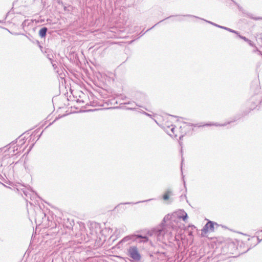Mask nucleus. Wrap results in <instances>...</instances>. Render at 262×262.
<instances>
[{
  "mask_svg": "<svg viewBox=\"0 0 262 262\" xmlns=\"http://www.w3.org/2000/svg\"><path fill=\"white\" fill-rule=\"evenodd\" d=\"M119 25L116 23V38H124L126 37L125 34V29L124 28H119Z\"/></svg>",
  "mask_w": 262,
  "mask_h": 262,
  "instance_id": "nucleus-10",
  "label": "nucleus"
},
{
  "mask_svg": "<svg viewBox=\"0 0 262 262\" xmlns=\"http://www.w3.org/2000/svg\"><path fill=\"white\" fill-rule=\"evenodd\" d=\"M117 43H118V42L116 41L115 44H117Z\"/></svg>",
  "mask_w": 262,
  "mask_h": 262,
  "instance_id": "nucleus-32",
  "label": "nucleus"
},
{
  "mask_svg": "<svg viewBox=\"0 0 262 262\" xmlns=\"http://www.w3.org/2000/svg\"><path fill=\"white\" fill-rule=\"evenodd\" d=\"M183 179L184 186H185V181L184 180V176H183Z\"/></svg>",
  "mask_w": 262,
  "mask_h": 262,
  "instance_id": "nucleus-29",
  "label": "nucleus"
},
{
  "mask_svg": "<svg viewBox=\"0 0 262 262\" xmlns=\"http://www.w3.org/2000/svg\"><path fill=\"white\" fill-rule=\"evenodd\" d=\"M249 241H254V242H256V243H255L253 245H250L249 248H248V249L244 252L243 253H245L247 252L248 250L251 249V248L254 247L256 245H257L258 243H259L261 241L262 239H260L258 237H256L255 236H253L251 237L250 238H248Z\"/></svg>",
  "mask_w": 262,
  "mask_h": 262,
  "instance_id": "nucleus-11",
  "label": "nucleus"
},
{
  "mask_svg": "<svg viewBox=\"0 0 262 262\" xmlns=\"http://www.w3.org/2000/svg\"><path fill=\"white\" fill-rule=\"evenodd\" d=\"M260 89L259 86L257 83H253L251 86V91H253L255 94L251 97L250 100L252 103L251 106L249 108L250 111L254 110L262 101V93H259Z\"/></svg>",
  "mask_w": 262,
  "mask_h": 262,
  "instance_id": "nucleus-3",
  "label": "nucleus"
},
{
  "mask_svg": "<svg viewBox=\"0 0 262 262\" xmlns=\"http://www.w3.org/2000/svg\"><path fill=\"white\" fill-rule=\"evenodd\" d=\"M249 111H248V112L245 111L244 112V114H242L241 116L234 117V119L232 121H229V122H227L226 123H224V124H219L217 123H207L204 124H203L202 123H197V124H193V123H185V124H186V126H188V127L198 126V127H202V126H212V125H214L216 126H225L227 125V124H229L231 123L234 122L236 121V120L239 119L242 117L247 115L249 113Z\"/></svg>",
  "mask_w": 262,
  "mask_h": 262,
  "instance_id": "nucleus-4",
  "label": "nucleus"
},
{
  "mask_svg": "<svg viewBox=\"0 0 262 262\" xmlns=\"http://www.w3.org/2000/svg\"><path fill=\"white\" fill-rule=\"evenodd\" d=\"M108 109H111V108H114V107L113 106H110L108 108H107Z\"/></svg>",
  "mask_w": 262,
  "mask_h": 262,
  "instance_id": "nucleus-30",
  "label": "nucleus"
},
{
  "mask_svg": "<svg viewBox=\"0 0 262 262\" xmlns=\"http://www.w3.org/2000/svg\"><path fill=\"white\" fill-rule=\"evenodd\" d=\"M184 137V135H181L180 137H179V139L181 140H182L183 138Z\"/></svg>",
  "mask_w": 262,
  "mask_h": 262,
  "instance_id": "nucleus-27",
  "label": "nucleus"
},
{
  "mask_svg": "<svg viewBox=\"0 0 262 262\" xmlns=\"http://www.w3.org/2000/svg\"><path fill=\"white\" fill-rule=\"evenodd\" d=\"M128 256L136 261H138L141 258V255L136 247H130L128 250Z\"/></svg>",
  "mask_w": 262,
  "mask_h": 262,
  "instance_id": "nucleus-7",
  "label": "nucleus"
},
{
  "mask_svg": "<svg viewBox=\"0 0 262 262\" xmlns=\"http://www.w3.org/2000/svg\"><path fill=\"white\" fill-rule=\"evenodd\" d=\"M126 109L128 110H132V111H135V110H137V108L134 107H126Z\"/></svg>",
  "mask_w": 262,
  "mask_h": 262,
  "instance_id": "nucleus-20",
  "label": "nucleus"
},
{
  "mask_svg": "<svg viewBox=\"0 0 262 262\" xmlns=\"http://www.w3.org/2000/svg\"><path fill=\"white\" fill-rule=\"evenodd\" d=\"M47 28L46 27H43L41 28L39 31V35L41 37H45L46 35V33L47 32Z\"/></svg>",
  "mask_w": 262,
  "mask_h": 262,
  "instance_id": "nucleus-15",
  "label": "nucleus"
},
{
  "mask_svg": "<svg viewBox=\"0 0 262 262\" xmlns=\"http://www.w3.org/2000/svg\"><path fill=\"white\" fill-rule=\"evenodd\" d=\"M247 42H248L249 43V45L251 46L253 45V43L251 40H250V41H247Z\"/></svg>",
  "mask_w": 262,
  "mask_h": 262,
  "instance_id": "nucleus-26",
  "label": "nucleus"
},
{
  "mask_svg": "<svg viewBox=\"0 0 262 262\" xmlns=\"http://www.w3.org/2000/svg\"><path fill=\"white\" fill-rule=\"evenodd\" d=\"M172 194V191L170 189L167 190L163 194L162 198L164 200L167 201L169 199V195Z\"/></svg>",
  "mask_w": 262,
  "mask_h": 262,
  "instance_id": "nucleus-14",
  "label": "nucleus"
},
{
  "mask_svg": "<svg viewBox=\"0 0 262 262\" xmlns=\"http://www.w3.org/2000/svg\"><path fill=\"white\" fill-rule=\"evenodd\" d=\"M188 228H191V230H193L195 228V227L194 225H191L188 226Z\"/></svg>",
  "mask_w": 262,
  "mask_h": 262,
  "instance_id": "nucleus-22",
  "label": "nucleus"
},
{
  "mask_svg": "<svg viewBox=\"0 0 262 262\" xmlns=\"http://www.w3.org/2000/svg\"><path fill=\"white\" fill-rule=\"evenodd\" d=\"M247 15H248L250 18H253V19H255V20H257V19H260V18H253V17H251V16L250 15V14H247Z\"/></svg>",
  "mask_w": 262,
  "mask_h": 262,
  "instance_id": "nucleus-25",
  "label": "nucleus"
},
{
  "mask_svg": "<svg viewBox=\"0 0 262 262\" xmlns=\"http://www.w3.org/2000/svg\"><path fill=\"white\" fill-rule=\"evenodd\" d=\"M183 16H184V17H195V18H196L200 19H202V20H204V21H205L206 22H207V23H209V24H211V25H213V26H215V27H217V28H220V27H221V26H220V25H218V24H215V23H213V22H212V21H209V20H206V19H204V18H200V17H198V16H194V15H191V14H186V15H183Z\"/></svg>",
  "mask_w": 262,
  "mask_h": 262,
  "instance_id": "nucleus-12",
  "label": "nucleus"
},
{
  "mask_svg": "<svg viewBox=\"0 0 262 262\" xmlns=\"http://www.w3.org/2000/svg\"><path fill=\"white\" fill-rule=\"evenodd\" d=\"M237 36L240 38L241 39H243L244 40H245L246 42H247V41H250V40H249L248 38H247V37H246L245 36H243L241 35H240V34L239 33V35H237Z\"/></svg>",
  "mask_w": 262,
  "mask_h": 262,
  "instance_id": "nucleus-16",
  "label": "nucleus"
},
{
  "mask_svg": "<svg viewBox=\"0 0 262 262\" xmlns=\"http://www.w3.org/2000/svg\"><path fill=\"white\" fill-rule=\"evenodd\" d=\"M119 108L118 106H116V107H115V108H116H116Z\"/></svg>",
  "mask_w": 262,
  "mask_h": 262,
  "instance_id": "nucleus-31",
  "label": "nucleus"
},
{
  "mask_svg": "<svg viewBox=\"0 0 262 262\" xmlns=\"http://www.w3.org/2000/svg\"><path fill=\"white\" fill-rule=\"evenodd\" d=\"M148 241V237L146 235H142L140 234H132L125 236L121 241H120L117 244H116V248L120 249L123 247V245L127 243L128 244L130 242H137L138 243H146Z\"/></svg>",
  "mask_w": 262,
  "mask_h": 262,
  "instance_id": "nucleus-2",
  "label": "nucleus"
},
{
  "mask_svg": "<svg viewBox=\"0 0 262 262\" xmlns=\"http://www.w3.org/2000/svg\"><path fill=\"white\" fill-rule=\"evenodd\" d=\"M229 30H228V31H229V32H231V33H234V34H236V35H237V36L238 35H239V32H238V31H235V30H233V29H230V28H229Z\"/></svg>",
  "mask_w": 262,
  "mask_h": 262,
  "instance_id": "nucleus-19",
  "label": "nucleus"
},
{
  "mask_svg": "<svg viewBox=\"0 0 262 262\" xmlns=\"http://www.w3.org/2000/svg\"><path fill=\"white\" fill-rule=\"evenodd\" d=\"M188 219L187 213L183 210L180 209L171 214H168L165 216L159 227L153 229L152 232L157 239L161 241L163 250H158L157 252L162 256V257L167 256V248L169 247L166 239L169 243H172L176 239L172 231L177 230L180 228V220L186 221Z\"/></svg>",
  "mask_w": 262,
  "mask_h": 262,
  "instance_id": "nucleus-1",
  "label": "nucleus"
},
{
  "mask_svg": "<svg viewBox=\"0 0 262 262\" xmlns=\"http://www.w3.org/2000/svg\"><path fill=\"white\" fill-rule=\"evenodd\" d=\"M220 28H221V29H224V30H227V31L229 30V28L226 27H225V26H221Z\"/></svg>",
  "mask_w": 262,
  "mask_h": 262,
  "instance_id": "nucleus-21",
  "label": "nucleus"
},
{
  "mask_svg": "<svg viewBox=\"0 0 262 262\" xmlns=\"http://www.w3.org/2000/svg\"><path fill=\"white\" fill-rule=\"evenodd\" d=\"M179 16L178 15H170L166 18H165V19H163L161 20H160V21H159L158 23H157V24H156L154 26H153L152 27L150 28L149 29H147L145 32H143V31H142L140 32V36H143L144 34H145V33L147 32H148V31L151 30L152 28H154L156 26H157L158 24L161 23V22L163 21L164 20L167 19H168V18H170L172 17H174V16Z\"/></svg>",
  "mask_w": 262,
  "mask_h": 262,
  "instance_id": "nucleus-13",
  "label": "nucleus"
},
{
  "mask_svg": "<svg viewBox=\"0 0 262 262\" xmlns=\"http://www.w3.org/2000/svg\"><path fill=\"white\" fill-rule=\"evenodd\" d=\"M215 225L219 226L216 223L213 221H208L202 229V233L207 234L209 230L211 231H213Z\"/></svg>",
  "mask_w": 262,
  "mask_h": 262,
  "instance_id": "nucleus-8",
  "label": "nucleus"
},
{
  "mask_svg": "<svg viewBox=\"0 0 262 262\" xmlns=\"http://www.w3.org/2000/svg\"><path fill=\"white\" fill-rule=\"evenodd\" d=\"M174 127L172 125L171 126V127L170 128V131L171 132V133H172L173 134H174Z\"/></svg>",
  "mask_w": 262,
  "mask_h": 262,
  "instance_id": "nucleus-24",
  "label": "nucleus"
},
{
  "mask_svg": "<svg viewBox=\"0 0 262 262\" xmlns=\"http://www.w3.org/2000/svg\"><path fill=\"white\" fill-rule=\"evenodd\" d=\"M261 231H262V230H261Z\"/></svg>",
  "mask_w": 262,
  "mask_h": 262,
  "instance_id": "nucleus-34",
  "label": "nucleus"
},
{
  "mask_svg": "<svg viewBox=\"0 0 262 262\" xmlns=\"http://www.w3.org/2000/svg\"><path fill=\"white\" fill-rule=\"evenodd\" d=\"M261 230H260V232H262V231H261Z\"/></svg>",
  "mask_w": 262,
  "mask_h": 262,
  "instance_id": "nucleus-33",
  "label": "nucleus"
},
{
  "mask_svg": "<svg viewBox=\"0 0 262 262\" xmlns=\"http://www.w3.org/2000/svg\"><path fill=\"white\" fill-rule=\"evenodd\" d=\"M115 96H116V99H117L116 100V104H118V103H120V104H123V103H121L120 102H118L119 100L120 99V100H126L127 98V97L125 95H124V94H119V93H116ZM133 103H135L136 106H139V107H143L144 109H145L146 111H149L146 108H145V107H143V106L138 104L137 103H136L134 101H129L128 102H124L123 103V104H130V105H133Z\"/></svg>",
  "mask_w": 262,
  "mask_h": 262,
  "instance_id": "nucleus-6",
  "label": "nucleus"
},
{
  "mask_svg": "<svg viewBox=\"0 0 262 262\" xmlns=\"http://www.w3.org/2000/svg\"><path fill=\"white\" fill-rule=\"evenodd\" d=\"M139 112H140V113L144 114L148 117L151 118V116H152L151 115L145 112V111H144L143 110H140V111H139Z\"/></svg>",
  "mask_w": 262,
  "mask_h": 262,
  "instance_id": "nucleus-17",
  "label": "nucleus"
},
{
  "mask_svg": "<svg viewBox=\"0 0 262 262\" xmlns=\"http://www.w3.org/2000/svg\"><path fill=\"white\" fill-rule=\"evenodd\" d=\"M130 96L136 101L142 102L144 104H148L149 100L147 96L141 92L133 91L130 93Z\"/></svg>",
  "mask_w": 262,
  "mask_h": 262,
  "instance_id": "nucleus-5",
  "label": "nucleus"
},
{
  "mask_svg": "<svg viewBox=\"0 0 262 262\" xmlns=\"http://www.w3.org/2000/svg\"><path fill=\"white\" fill-rule=\"evenodd\" d=\"M252 242V244H251L250 245H253L255 243H256V242H254V241H251Z\"/></svg>",
  "mask_w": 262,
  "mask_h": 262,
  "instance_id": "nucleus-28",
  "label": "nucleus"
},
{
  "mask_svg": "<svg viewBox=\"0 0 262 262\" xmlns=\"http://www.w3.org/2000/svg\"><path fill=\"white\" fill-rule=\"evenodd\" d=\"M237 6L238 10L239 11L242 12L243 13H246L245 10L244 9V8L238 5H237Z\"/></svg>",
  "mask_w": 262,
  "mask_h": 262,
  "instance_id": "nucleus-18",
  "label": "nucleus"
},
{
  "mask_svg": "<svg viewBox=\"0 0 262 262\" xmlns=\"http://www.w3.org/2000/svg\"><path fill=\"white\" fill-rule=\"evenodd\" d=\"M154 200L153 199H148L147 200H144L142 201H139L136 203H133V202H126L124 203H120L118 204L117 206H116V209L117 210V212L119 213H123L126 209V207H124V205L126 204H136L142 202H148L151 200Z\"/></svg>",
  "mask_w": 262,
  "mask_h": 262,
  "instance_id": "nucleus-9",
  "label": "nucleus"
},
{
  "mask_svg": "<svg viewBox=\"0 0 262 262\" xmlns=\"http://www.w3.org/2000/svg\"><path fill=\"white\" fill-rule=\"evenodd\" d=\"M183 161H184V158H183V157L182 156L181 166V171H182V165H183ZM182 173L183 174V172H182Z\"/></svg>",
  "mask_w": 262,
  "mask_h": 262,
  "instance_id": "nucleus-23",
  "label": "nucleus"
}]
</instances>
